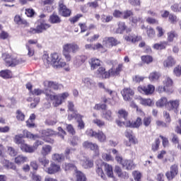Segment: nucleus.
I'll return each mask as SVG.
<instances>
[{"label": "nucleus", "instance_id": "nucleus-1", "mask_svg": "<svg viewBox=\"0 0 181 181\" xmlns=\"http://www.w3.org/2000/svg\"><path fill=\"white\" fill-rule=\"evenodd\" d=\"M43 93L45 94L47 100L53 101L52 105L54 107H59V105H62L70 95L68 92L59 93L58 95H53L48 89L42 90V89L37 88L31 91V94H33V95H40L41 94H43Z\"/></svg>", "mask_w": 181, "mask_h": 181}, {"label": "nucleus", "instance_id": "nucleus-2", "mask_svg": "<svg viewBox=\"0 0 181 181\" xmlns=\"http://www.w3.org/2000/svg\"><path fill=\"white\" fill-rule=\"evenodd\" d=\"M115 160L121 165L124 169L126 170H132V169H135V164L134 161L131 160L124 159L122 156L119 155H116L115 157Z\"/></svg>", "mask_w": 181, "mask_h": 181}, {"label": "nucleus", "instance_id": "nucleus-3", "mask_svg": "<svg viewBox=\"0 0 181 181\" xmlns=\"http://www.w3.org/2000/svg\"><path fill=\"white\" fill-rule=\"evenodd\" d=\"M3 59L6 63V66L8 67H14V66H17V64H22V63H25V59H15L11 57L9 54L4 53L2 54Z\"/></svg>", "mask_w": 181, "mask_h": 181}, {"label": "nucleus", "instance_id": "nucleus-4", "mask_svg": "<svg viewBox=\"0 0 181 181\" xmlns=\"http://www.w3.org/2000/svg\"><path fill=\"white\" fill-rule=\"evenodd\" d=\"M86 134L90 138L98 139L99 142H105V141H107V136L101 131L97 132L92 129H88L86 132Z\"/></svg>", "mask_w": 181, "mask_h": 181}, {"label": "nucleus", "instance_id": "nucleus-5", "mask_svg": "<svg viewBox=\"0 0 181 181\" xmlns=\"http://www.w3.org/2000/svg\"><path fill=\"white\" fill-rule=\"evenodd\" d=\"M51 64L54 69H60V67H64L66 62L59 57V54L54 53L51 54Z\"/></svg>", "mask_w": 181, "mask_h": 181}, {"label": "nucleus", "instance_id": "nucleus-6", "mask_svg": "<svg viewBox=\"0 0 181 181\" xmlns=\"http://www.w3.org/2000/svg\"><path fill=\"white\" fill-rule=\"evenodd\" d=\"M82 146L84 149H90V151H93L95 156H100V146H98V144L96 143L86 141L82 144Z\"/></svg>", "mask_w": 181, "mask_h": 181}, {"label": "nucleus", "instance_id": "nucleus-7", "mask_svg": "<svg viewBox=\"0 0 181 181\" xmlns=\"http://www.w3.org/2000/svg\"><path fill=\"white\" fill-rule=\"evenodd\" d=\"M77 159L80 160V163L84 169H90V168H93L94 166L93 160H90V158L84 156V154L78 155Z\"/></svg>", "mask_w": 181, "mask_h": 181}, {"label": "nucleus", "instance_id": "nucleus-8", "mask_svg": "<svg viewBox=\"0 0 181 181\" xmlns=\"http://www.w3.org/2000/svg\"><path fill=\"white\" fill-rule=\"evenodd\" d=\"M141 119L138 117L136 121L131 122V121L122 122L121 120H117V124L118 127H122L123 125L129 127V128H139L141 124Z\"/></svg>", "mask_w": 181, "mask_h": 181}, {"label": "nucleus", "instance_id": "nucleus-9", "mask_svg": "<svg viewBox=\"0 0 181 181\" xmlns=\"http://www.w3.org/2000/svg\"><path fill=\"white\" fill-rule=\"evenodd\" d=\"M42 136L40 138L45 141V142H47V144H54V140L53 139H51L49 136H52L53 135H56V132L54 131L48 129L47 130H42L41 132Z\"/></svg>", "mask_w": 181, "mask_h": 181}, {"label": "nucleus", "instance_id": "nucleus-10", "mask_svg": "<svg viewBox=\"0 0 181 181\" xmlns=\"http://www.w3.org/2000/svg\"><path fill=\"white\" fill-rule=\"evenodd\" d=\"M63 51L66 52L68 53H77L78 50H80V47L78 45L71 42L64 44L62 47Z\"/></svg>", "mask_w": 181, "mask_h": 181}, {"label": "nucleus", "instance_id": "nucleus-11", "mask_svg": "<svg viewBox=\"0 0 181 181\" xmlns=\"http://www.w3.org/2000/svg\"><path fill=\"white\" fill-rule=\"evenodd\" d=\"M179 172V168L177 167V165L175 164L172 165L170 168V171H168L165 173V176L168 179V180H173L176 175H177Z\"/></svg>", "mask_w": 181, "mask_h": 181}, {"label": "nucleus", "instance_id": "nucleus-12", "mask_svg": "<svg viewBox=\"0 0 181 181\" xmlns=\"http://www.w3.org/2000/svg\"><path fill=\"white\" fill-rule=\"evenodd\" d=\"M59 14L62 15V16H64L65 18L70 16L71 11L67 8V6H66V5H64V4L63 3V1H60L59 2Z\"/></svg>", "mask_w": 181, "mask_h": 181}, {"label": "nucleus", "instance_id": "nucleus-13", "mask_svg": "<svg viewBox=\"0 0 181 181\" xmlns=\"http://www.w3.org/2000/svg\"><path fill=\"white\" fill-rule=\"evenodd\" d=\"M121 94L124 101H129L134 97L135 92L131 88H124L122 91Z\"/></svg>", "mask_w": 181, "mask_h": 181}, {"label": "nucleus", "instance_id": "nucleus-14", "mask_svg": "<svg viewBox=\"0 0 181 181\" xmlns=\"http://www.w3.org/2000/svg\"><path fill=\"white\" fill-rule=\"evenodd\" d=\"M138 91L142 94H145L146 95H150V94H153V91H155V86L153 85H148L147 86H139Z\"/></svg>", "mask_w": 181, "mask_h": 181}, {"label": "nucleus", "instance_id": "nucleus-15", "mask_svg": "<svg viewBox=\"0 0 181 181\" xmlns=\"http://www.w3.org/2000/svg\"><path fill=\"white\" fill-rule=\"evenodd\" d=\"M44 86L45 88H52V90H62L63 85L59 84L54 81H45L43 83Z\"/></svg>", "mask_w": 181, "mask_h": 181}, {"label": "nucleus", "instance_id": "nucleus-16", "mask_svg": "<svg viewBox=\"0 0 181 181\" xmlns=\"http://www.w3.org/2000/svg\"><path fill=\"white\" fill-rule=\"evenodd\" d=\"M104 168V165L103 164V161L101 160H99L96 161V173L101 179H103V180H105V174L104 173V170L103 168Z\"/></svg>", "mask_w": 181, "mask_h": 181}, {"label": "nucleus", "instance_id": "nucleus-17", "mask_svg": "<svg viewBox=\"0 0 181 181\" xmlns=\"http://www.w3.org/2000/svg\"><path fill=\"white\" fill-rule=\"evenodd\" d=\"M37 30L40 32V33H42L43 31L47 30V29H49L50 28V24L46 23V21L45 19H40L37 21Z\"/></svg>", "mask_w": 181, "mask_h": 181}, {"label": "nucleus", "instance_id": "nucleus-18", "mask_svg": "<svg viewBox=\"0 0 181 181\" xmlns=\"http://www.w3.org/2000/svg\"><path fill=\"white\" fill-rule=\"evenodd\" d=\"M60 170H62V168L59 165L52 163L50 166L45 170V172L48 173V175H54V173H57V172H60Z\"/></svg>", "mask_w": 181, "mask_h": 181}, {"label": "nucleus", "instance_id": "nucleus-19", "mask_svg": "<svg viewBox=\"0 0 181 181\" xmlns=\"http://www.w3.org/2000/svg\"><path fill=\"white\" fill-rule=\"evenodd\" d=\"M82 83L85 87L89 88V90H93V88H95V81L91 79L90 78L86 77L82 79Z\"/></svg>", "mask_w": 181, "mask_h": 181}, {"label": "nucleus", "instance_id": "nucleus-20", "mask_svg": "<svg viewBox=\"0 0 181 181\" xmlns=\"http://www.w3.org/2000/svg\"><path fill=\"white\" fill-rule=\"evenodd\" d=\"M115 173L117 175L118 177H120L121 179H129V175L127 172H122V168L121 167L116 165L115 168Z\"/></svg>", "mask_w": 181, "mask_h": 181}, {"label": "nucleus", "instance_id": "nucleus-21", "mask_svg": "<svg viewBox=\"0 0 181 181\" xmlns=\"http://www.w3.org/2000/svg\"><path fill=\"white\" fill-rule=\"evenodd\" d=\"M124 39L126 40L127 42H130L131 43H136V42H139V40H141V37L134 34H129L125 35L124 36Z\"/></svg>", "mask_w": 181, "mask_h": 181}, {"label": "nucleus", "instance_id": "nucleus-22", "mask_svg": "<svg viewBox=\"0 0 181 181\" xmlns=\"http://www.w3.org/2000/svg\"><path fill=\"white\" fill-rule=\"evenodd\" d=\"M124 69V64H119L116 69L111 68L110 69V74L112 77H115L117 76H119V73Z\"/></svg>", "mask_w": 181, "mask_h": 181}, {"label": "nucleus", "instance_id": "nucleus-23", "mask_svg": "<svg viewBox=\"0 0 181 181\" xmlns=\"http://www.w3.org/2000/svg\"><path fill=\"white\" fill-rule=\"evenodd\" d=\"M98 76L102 78H110L111 77V74L110 73V69L108 72L105 71V68L100 67L97 71Z\"/></svg>", "mask_w": 181, "mask_h": 181}, {"label": "nucleus", "instance_id": "nucleus-24", "mask_svg": "<svg viewBox=\"0 0 181 181\" xmlns=\"http://www.w3.org/2000/svg\"><path fill=\"white\" fill-rule=\"evenodd\" d=\"M179 104L180 102L177 100H170L168 103L167 107L170 111H174V112H176L177 111V108H179Z\"/></svg>", "mask_w": 181, "mask_h": 181}, {"label": "nucleus", "instance_id": "nucleus-25", "mask_svg": "<svg viewBox=\"0 0 181 181\" xmlns=\"http://www.w3.org/2000/svg\"><path fill=\"white\" fill-rule=\"evenodd\" d=\"M176 64V60L172 56L168 57V58L163 62V66L167 69H170Z\"/></svg>", "mask_w": 181, "mask_h": 181}, {"label": "nucleus", "instance_id": "nucleus-26", "mask_svg": "<svg viewBox=\"0 0 181 181\" xmlns=\"http://www.w3.org/2000/svg\"><path fill=\"white\" fill-rule=\"evenodd\" d=\"M14 162L16 163V165H23V163L29 162V158L26 156L21 154L15 158Z\"/></svg>", "mask_w": 181, "mask_h": 181}, {"label": "nucleus", "instance_id": "nucleus-27", "mask_svg": "<svg viewBox=\"0 0 181 181\" xmlns=\"http://www.w3.org/2000/svg\"><path fill=\"white\" fill-rule=\"evenodd\" d=\"M105 172L109 177H114V172L112 171V165L103 161Z\"/></svg>", "mask_w": 181, "mask_h": 181}, {"label": "nucleus", "instance_id": "nucleus-28", "mask_svg": "<svg viewBox=\"0 0 181 181\" xmlns=\"http://www.w3.org/2000/svg\"><path fill=\"white\" fill-rule=\"evenodd\" d=\"M102 118L106 121H114V116L112 115V112L110 110H103L102 112Z\"/></svg>", "mask_w": 181, "mask_h": 181}, {"label": "nucleus", "instance_id": "nucleus-29", "mask_svg": "<svg viewBox=\"0 0 181 181\" xmlns=\"http://www.w3.org/2000/svg\"><path fill=\"white\" fill-rule=\"evenodd\" d=\"M163 86L165 88L171 90V93H173V80L170 77H165V80L163 81Z\"/></svg>", "mask_w": 181, "mask_h": 181}, {"label": "nucleus", "instance_id": "nucleus-30", "mask_svg": "<svg viewBox=\"0 0 181 181\" xmlns=\"http://www.w3.org/2000/svg\"><path fill=\"white\" fill-rule=\"evenodd\" d=\"M101 62L100 59L97 58H91L89 61V64L90 66L91 70H95V69H98L101 66Z\"/></svg>", "mask_w": 181, "mask_h": 181}, {"label": "nucleus", "instance_id": "nucleus-31", "mask_svg": "<svg viewBox=\"0 0 181 181\" xmlns=\"http://www.w3.org/2000/svg\"><path fill=\"white\" fill-rule=\"evenodd\" d=\"M52 150L53 148L52 147V146L45 144L41 148V155L42 156H47V155H50V153H52Z\"/></svg>", "mask_w": 181, "mask_h": 181}, {"label": "nucleus", "instance_id": "nucleus-32", "mask_svg": "<svg viewBox=\"0 0 181 181\" xmlns=\"http://www.w3.org/2000/svg\"><path fill=\"white\" fill-rule=\"evenodd\" d=\"M20 148L23 152H26V153H33L35 152L33 146H30L25 143L21 145Z\"/></svg>", "mask_w": 181, "mask_h": 181}, {"label": "nucleus", "instance_id": "nucleus-33", "mask_svg": "<svg viewBox=\"0 0 181 181\" xmlns=\"http://www.w3.org/2000/svg\"><path fill=\"white\" fill-rule=\"evenodd\" d=\"M62 169L65 170V172H70V170H74L76 173V172L78 170L77 167L74 165V164L65 163L62 165Z\"/></svg>", "mask_w": 181, "mask_h": 181}, {"label": "nucleus", "instance_id": "nucleus-34", "mask_svg": "<svg viewBox=\"0 0 181 181\" xmlns=\"http://www.w3.org/2000/svg\"><path fill=\"white\" fill-rule=\"evenodd\" d=\"M139 102L141 105H144V107H152L153 105V101L150 98L145 99L144 98H139Z\"/></svg>", "mask_w": 181, "mask_h": 181}, {"label": "nucleus", "instance_id": "nucleus-35", "mask_svg": "<svg viewBox=\"0 0 181 181\" xmlns=\"http://www.w3.org/2000/svg\"><path fill=\"white\" fill-rule=\"evenodd\" d=\"M1 163L3 166L6 168V169H12L13 170H16V165H15L13 163H11L6 159L1 160Z\"/></svg>", "mask_w": 181, "mask_h": 181}, {"label": "nucleus", "instance_id": "nucleus-36", "mask_svg": "<svg viewBox=\"0 0 181 181\" xmlns=\"http://www.w3.org/2000/svg\"><path fill=\"white\" fill-rule=\"evenodd\" d=\"M23 136H25V138H28V139H33V141H35V139H39V138H40V136L37 134H33L28 130L23 131Z\"/></svg>", "mask_w": 181, "mask_h": 181}, {"label": "nucleus", "instance_id": "nucleus-37", "mask_svg": "<svg viewBox=\"0 0 181 181\" xmlns=\"http://www.w3.org/2000/svg\"><path fill=\"white\" fill-rule=\"evenodd\" d=\"M166 46H168V42L163 41L154 44L153 47L156 50H163V49H166Z\"/></svg>", "mask_w": 181, "mask_h": 181}, {"label": "nucleus", "instance_id": "nucleus-38", "mask_svg": "<svg viewBox=\"0 0 181 181\" xmlns=\"http://www.w3.org/2000/svg\"><path fill=\"white\" fill-rule=\"evenodd\" d=\"M0 77L2 78H12V71L9 69L2 70L0 71Z\"/></svg>", "mask_w": 181, "mask_h": 181}, {"label": "nucleus", "instance_id": "nucleus-39", "mask_svg": "<svg viewBox=\"0 0 181 181\" xmlns=\"http://www.w3.org/2000/svg\"><path fill=\"white\" fill-rule=\"evenodd\" d=\"M159 78H160V73L159 72L154 71L151 73L148 76V80H150V81H158Z\"/></svg>", "mask_w": 181, "mask_h": 181}, {"label": "nucleus", "instance_id": "nucleus-40", "mask_svg": "<svg viewBox=\"0 0 181 181\" xmlns=\"http://www.w3.org/2000/svg\"><path fill=\"white\" fill-rule=\"evenodd\" d=\"M52 159L54 162H63L64 160V154H59V153H54L52 156Z\"/></svg>", "mask_w": 181, "mask_h": 181}, {"label": "nucleus", "instance_id": "nucleus-41", "mask_svg": "<svg viewBox=\"0 0 181 181\" xmlns=\"http://www.w3.org/2000/svg\"><path fill=\"white\" fill-rule=\"evenodd\" d=\"M118 117L119 119H124L123 122H126L128 118V112L124 109H121L118 111Z\"/></svg>", "mask_w": 181, "mask_h": 181}, {"label": "nucleus", "instance_id": "nucleus-42", "mask_svg": "<svg viewBox=\"0 0 181 181\" xmlns=\"http://www.w3.org/2000/svg\"><path fill=\"white\" fill-rule=\"evenodd\" d=\"M76 181H87V177H86V175L83 173L80 170H77L75 173Z\"/></svg>", "mask_w": 181, "mask_h": 181}, {"label": "nucleus", "instance_id": "nucleus-43", "mask_svg": "<svg viewBox=\"0 0 181 181\" xmlns=\"http://www.w3.org/2000/svg\"><path fill=\"white\" fill-rule=\"evenodd\" d=\"M98 86L99 87V88H103L105 91V93H107V94H110V95H114V94H115V91L112 90L111 89L108 88H105V85H104L103 83H98Z\"/></svg>", "mask_w": 181, "mask_h": 181}, {"label": "nucleus", "instance_id": "nucleus-44", "mask_svg": "<svg viewBox=\"0 0 181 181\" xmlns=\"http://www.w3.org/2000/svg\"><path fill=\"white\" fill-rule=\"evenodd\" d=\"M42 60L44 62V64L47 67H49V66H50V64H52V55L50 57H49V54H44L42 55Z\"/></svg>", "mask_w": 181, "mask_h": 181}, {"label": "nucleus", "instance_id": "nucleus-45", "mask_svg": "<svg viewBox=\"0 0 181 181\" xmlns=\"http://www.w3.org/2000/svg\"><path fill=\"white\" fill-rule=\"evenodd\" d=\"M168 98L163 97L156 102L157 107H168Z\"/></svg>", "mask_w": 181, "mask_h": 181}, {"label": "nucleus", "instance_id": "nucleus-46", "mask_svg": "<svg viewBox=\"0 0 181 181\" xmlns=\"http://www.w3.org/2000/svg\"><path fill=\"white\" fill-rule=\"evenodd\" d=\"M23 134L16 135L14 138V142L17 145H23L25 144V140H23Z\"/></svg>", "mask_w": 181, "mask_h": 181}, {"label": "nucleus", "instance_id": "nucleus-47", "mask_svg": "<svg viewBox=\"0 0 181 181\" xmlns=\"http://www.w3.org/2000/svg\"><path fill=\"white\" fill-rule=\"evenodd\" d=\"M25 113H23L21 110H18L16 112V118L19 122L25 121Z\"/></svg>", "mask_w": 181, "mask_h": 181}, {"label": "nucleus", "instance_id": "nucleus-48", "mask_svg": "<svg viewBox=\"0 0 181 181\" xmlns=\"http://www.w3.org/2000/svg\"><path fill=\"white\" fill-rule=\"evenodd\" d=\"M73 113L69 114L68 115V119L69 121H71L72 119H78V118H83L84 116L78 114L77 112H72Z\"/></svg>", "mask_w": 181, "mask_h": 181}, {"label": "nucleus", "instance_id": "nucleus-49", "mask_svg": "<svg viewBox=\"0 0 181 181\" xmlns=\"http://www.w3.org/2000/svg\"><path fill=\"white\" fill-rule=\"evenodd\" d=\"M49 21L50 23H60L62 22V20L60 19V17L56 14H52L50 16Z\"/></svg>", "mask_w": 181, "mask_h": 181}, {"label": "nucleus", "instance_id": "nucleus-50", "mask_svg": "<svg viewBox=\"0 0 181 181\" xmlns=\"http://www.w3.org/2000/svg\"><path fill=\"white\" fill-rule=\"evenodd\" d=\"M83 63H84V57L83 56H76L74 58V64H75V66H78L83 64Z\"/></svg>", "mask_w": 181, "mask_h": 181}, {"label": "nucleus", "instance_id": "nucleus-51", "mask_svg": "<svg viewBox=\"0 0 181 181\" xmlns=\"http://www.w3.org/2000/svg\"><path fill=\"white\" fill-rule=\"evenodd\" d=\"M14 22L17 25H26V23H28L26 22V20H23V18H22V17H21V16H19V15H16L14 17Z\"/></svg>", "mask_w": 181, "mask_h": 181}, {"label": "nucleus", "instance_id": "nucleus-52", "mask_svg": "<svg viewBox=\"0 0 181 181\" xmlns=\"http://www.w3.org/2000/svg\"><path fill=\"white\" fill-rule=\"evenodd\" d=\"M167 36L168 42H173V39H175V37H177V33L174 30H172L167 33Z\"/></svg>", "mask_w": 181, "mask_h": 181}, {"label": "nucleus", "instance_id": "nucleus-53", "mask_svg": "<svg viewBox=\"0 0 181 181\" xmlns=\"http://www.w3.org/2000/svg\"><path fill=\"white\" fill-rule=\"evenodd\" d=\"M102 159H103V160H105V162H114V158L112 156L106 153H102Z\"/></svg>", "mask_w": 181, "mask_h": 181}, {"label": "nucleus", "instance_id": "nucleus-54", "mask_svg": "<svg viewBox=\"0 0 181 181\" xmlns=\"http://www.w3.org/2000/svg\"><path fill=\"white\" fill-rule=\"evenodd\" d=\"M38 162H40L41 165L44 166V168L49 166V159L46 158V156H44L42 158H39Z\"/></svg>", "mask_w": 181, "mask_h": 181}, {"label": "nucleus", "instance_id": "nucleus-55", "mask_svg": "<svg viewBox=\"0 0 181 181\" xmlns=\"http://www.w3.org/2000/svg\"><path fill=\"white\" fill-rule=\"evenodd\" d=\"M126 28L125 23H119L118 28L116 30V33H124Z\"/></svg>", "mask_w": 181, "mask_h": 181}, {"label": "nucleus", "instance_id": "nucleus-56", "mask_svg": "<svg viewBox=\"0 0 181 181\" xmlns=\"http://www.w3.org/2000/svg\"><path fill=\"white\" fill-rule=\"evenodd\" d=\"M146 32L148 37H149L150 39H153V37H155V30H153V28H152L151 27H147Z\"/></svg>", "mask_w": 181, "mask_h": 181}, {"label": "nucleus", "instance_id": "nucleus-57", "mask_svg": "<svg viewBox=\"0 0 181 181\" xmlns=\"http://www.w3.org/2000/svg\"><path fill=\"white\" fill-rule=\"evenodd\" d=\"M157 91H158L159 93H167V94H172V90L170 89L166 88L164 86H160L158 87L157 88Z\"/></svg>", "mask_w": 181, "mask_h": 181}, {"label": "nucleus", "instance_id": "nucleus-58", "mask_svg": "<svg viewBox=\"0 0 181 181\" xmlns=\"http://www.w3.org/2000/svg\"><path fill=\"white\" fill-rule=\"evenodd\" d=\"M171 11L173 12H181V3H176L171 6Z\"/></svg>", "mask_w": 181, "mask_h": 181}, {"label": "nucleus", "instance_id": "nucleus-59", "mask_svg": "<svg viewBox=\"0 0 181 181\" xmlns=\"http://www.w3.org/2000/svg\"><path fill=\"white\" fill-rule=\"evenodd\" d=\"M132 175H133L134 180H136V181L141 180V177H142V174L141 173V172H139L138 170L133 171Z\"/></svg>", "mask_w": 181, "mask_h": 181}, {"label": "nucleus", "instance_id": "nucleus-60", "mask_svg": "<svg viewBox=\"0 0 181 181\" xmlns=\"http://www.w3.org/2000/svg\"><path fill=\"white\" fill-rule=\"evenodd\" d=\"M141 60L144 63H146V64H149V63H152V62H153V59L149 55L141 57Z\"/></svg>", "mask_w": 181, "mask_h": 181}, {"label": "nucleus", "instance_id": "nucleus-61", "mask_svg": "<svg viewBox=\"0 0 181 181\" xmlns=\"http://www.w3.org/2000/svg\"><path fill=\"white\" fill-rule=\"evenodd\" d=\"M93 50H102L103 53L107 52V49H105L104 45H101L100 43H97L93 46Z\"/></svg>", "mask_w": 181, "mask_h": 181}, {"label": "nucleus", "instance_id": "nucleus-62", "mask_svg": "<svg viewBox=\"0 0 181 181\" xmlns=\"http://www.w3.org/2000/svg\"><path fill=\"white\" fill-rule=\"evenodd\" d=\"M103 45L104 47H107V49H111L112 45L111 42H110V38L109 37H105L103 40Z\"/></svg>", "mask_w": 181, "mask_h": 181}, {"label": "nucleus", "instance_id": "nucleus-63", "mask_svg": "<svg viewBox=\"0 0 181 181\" xmlns=\"http://www.w3.org/2000/svg\"><path fill=\"white\" fill-rule=\"evenodd\" d=\"M174 76L176 77H180L181 76V66L180 65L175 66L173 69Z\"/></svg>", "mask_w": 181, "mask_h": 181}, {"label": "nucleus", "instance_id": "nucleus-64", "mask_svg": "<svg viewBox=\"0 0 181 181\" xmlns=\"http://www.w3.org/2000/svg\"><path fill=\"white\" fill-rule=\"evenodd\" d=\"M31 178L34 181H42V177L36 174L35 172L31 173Z\"/></svg>", "mask_w": 181, "mask_h": 181}]
</instances>
